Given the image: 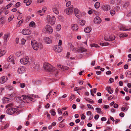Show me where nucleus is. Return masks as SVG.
Here are the masks:
<instances>
[{
	"mask_svg": "<svg viewBox=\"0 0 131 131\" xmlns=\"http://www.w3.org/2000/svg\"><path fill=\"white\" fill-rule=\"evenodd\" d=\"M25 84L23 83H20V87L22 88H23L25 87Z\"/></svg>",
	"mask_w": 131,
	"mask_h": 131,
	"instance_id": "50",
	"label": "nucleus"
},
{
	"mask_svg": "<svg viewBox=\"0 0 131 131\" xmlns=\"http://www.w3.org/2000/svg\"><path fill=\"white\" fill-rule=\"evenodd\" d=\"M58 67L60 68L62 70H68L69 69V68L68 67H63L61 65L58 66Z\"/></svg>",
	"mask_w": 131,
	"mask_h": 131,
	"instance_id": "24",
	"label": "nucleus"
},
{
	"mask_svg": "<svg viewBox=\"0 0 131 131\" xmlns=\"http://www.w3.org/2000/svg\"><path fill=\"white\" fill-rule=\"evenodd\" d=\"M82 88L76 87L74 88V91H78V90H82Z\"/></svg>",
	"mask_w": 131,
	"mask_h": 131,
	"instance_id": "51",
	"label": "nucleus"
},
{
	"mask_svg": "<svg viewBox=\"0 0 131 131\" xmlns=\"http://www.w3.org/2000/svg\"><path fill=\"white\" fill-rule=\"evenodd\" d=\"M101 45L102 46H106L109 45V43L107 42H104L103 43H101Z\"/></svg>",
	"mask_w": 131,
	"mask_h": 131,
	"instance_id": "44",
	"label": "nucleus"
},
{
	"mask_svg": "<svg viewBox=\"0 0 131 131\" xmlns=\"http://www.w3.org/2000/svg\"><path fill=\"white\" fill-rule=\"evenodd\" d=\"M8 61L9 62H12L13 64H15L14 60V57L11 56H9L8 58Z\"/></svg>",
	"mask_w": 131,
	"mask_h": 131,
	"instance_id": "23",
	"label": "nucleus"
},
{
	"mask_svg": "<svg viewBox=\"0 0 131 131\" xmlns=\"http://www.w3.org/2000/svg\"><path fill=\"white\" fill-rule=\"evenodd\" d=\"M73 8L72 6H71L70 7L67 8L64 10V13L70 15L73 13Z\"/></svg>",
	"mask_w": 131,
	"mask_h": 131,
	"instance_id": "5",
	"label": "nucleus"
},
{
	"mask_svg": "<svg viewBox=\"0 0 131 131\" xmlns=\"http://www.w3.org/2000/svg\"><path fill=\"white\" fill-rule=\"evenodd\" d=\"M3 103H8L10 100V99L7 97H5L3 99Z\"/></svg>",
	"mask_w": 131,
	"mask_h": 131,
	"instance_id": "28",
	"label": "nucleus"
},
{
	"mask_svg": "<svg viewBox=\"0 0 131 131\" xmlns=\"http://www.w3.org/2000/svg\"><path fill=\"white\" fill-rule=\"evenodd\" d=\"M20 3L19 2H17L15 5V7H18L20 6Z\"/></svg>",
	"mask_w": 131,
	"mask_h": 131,
	"instance_id": "47",
	"label": "nucleus"
},
{
	"mask_svg": "<svg viewBox=\"0 0 131 131\" xmlns=\"http://www.w3.org/2000/svg\"><path fill=\"white\" fill-rule=\"evenodd\" d=\"M71 49L72 51L74 50L76 52L75 49L73 45H71L70 46Z\"/></svg>",
	"mask_w": 131,
	"mask_h": 131,
	"instance_id": "55",
	"label": "nucleus"
},
{
	"mask_svg": "<svg viewBox=\"0 0 131 131\" xmlns=\"http://www.w3.org/2000/svg\"><path fill=\"white\" fill-rule=\"evenodd\" d=\"M106 89L108 91V92L110 94H112L113 92V89H112L111 86H107L106 88Z\"/></svg>",
	"mask_w": 131,
	"mask_h": 131,
	"instance_id": "22",
	"label": "nucleus"
},
{
	"mask_svg": "<svg viewBox=\"0 0 131 131\" xmlns=\"http://www.w3.org/2000/svg\"><path fill=\"white\" fill-rule=\"evenodd\" d=\"M13 106V103H10L8 104H7L6 106V108H8L10 107H12Z\"/></svg>",
	"mask_w": 131,
	"mask_h": 131,
	"instance_id": "45",
	"label": "nucleus"
},
{
	"mask_svg": "<svg viewBox=\"0 0 131 131\" xmlns=\"http://www.w3.org/2000/svg\"><path fill=\"white\" fill-rule=\"evenodd\" d=\"M54 50L58 52H61L62 50V47L59 45L55 46L53 47Z\"/></svg>",
	"mask_w": 131,
	"mask_h": 131,
	"instance_id": "10",
	"label": "nucleus"
},
{
	"mask_svg": "<svg viewBox=\"0 0 131 131\" xmlns=\"http://www.w3.org/2000/svg\"><path fill=\"white\" fill-rule=\"evenodd\" d=\"M75 97V95L73 94H71L70 98V100L72 101L74 99Z\"/></svg>",
	"mask_w": 131,
	"mask_h": 131,
	"instance_id": "37",
	"label": "nucleus"
},
{
	"mask_svg": "<svg viewBox=\"0 0 131 131\" xmlns=\"http://www.w3.org/2000/svg\"><path fill=\"white\" fill-rule=\"evenodd\" d=\"M40 68V66L38 64L35 63L32 67V68L34 71H38L39 70Z\"/></svg>",
	"mask_w": 131,
	"mask_h": 131,
	"instance_id": "13",
	"label": "nucleus"
},
{
	"mask_svg": "<svg viewBox=\"0 0 131 131\" xmlns=\"http://www.w3.org/2000/svg\"><path fill=\"white\" fill-rule=\"evenodd\" d=\"M23 22V20H20L18 23L17 25L18 26H20V25H21Z\"/></svg>",
	"mask_w": 131,
	"mask_h": 131,
	"instance_id": "43",
	"label": "nucleus"
},
{
	"mask_svg": "<svg viewBox=\"0 0 131 131\" xmlns=\"http://www.w3.org/2000/svg\"><path fill=\"white\" fill-rule=\"evenodd\" d=\"M52 10L53 12L57 15L59 13L58 8L56 6H54L52 8Z\"/></svg>",
	"mask_w": 131,
	"mask_h": 131,
	"instance_id": "21",
	"label": "nucleus"
},
{
	"mask_svg": "<svg viewBox=\"0 0 131 131\" xmlns=\"http://www.w3.org/2000/svg\"><path fill=\"white\" fill-rule=\"evenodd\" d=\"M18 100H19V103H21V104L24 105L25 104V102L23 101V100H20V97H18Z\"/></svg>",
	"mask_w": 131,
	"mask_h": 131,
	"instance_id": "33",
	"label": "nucleus"
},
{
	"mask_svg": "<svg viewBox=\"0 0 131 131\" xmlns=\"http://www.w3.org/2000/svg\"><path fill=\"white\" fill-rule=\"evenodd\" d=\"M10 34L9 33H7L5 34L3 37V38L5 42H7V40L10 37Z\"/></svg>",
	"mask_w": 131,
	"mask_h": 131,
	"instance_id": "18",
	"label": "nucleus"
},
{
	"mask_svg": "<svg viewBox=\"0 0 131 131\" xmlns=\"http://www.w3.org/2000/svg\"><path fill=\"white\" fill-rule=\"evenodd\" d=\"M45 29V31L47 33H51L53 31V29L51 27L48 25L46 26Z\"/></svg>",
	"mask_w": 131,
	"mask_h": 131,
	"instance_id": "9",
	"label": "nucleus"
},
{
	"mask_svg": "<svg viewBox=\"0 0 131 131\" xmlns=\"http://www.w3.org/2000/svg\"><path fill=\"white\" fill-rule=\"evenodd\" d=\"M47 22L51 25H54L55 23L56 18L55 17L52 16L51 18L50 15H48L47 17Z\"/></svg>",
	"mask_w": 131,
	"mask_h": 131,
	"instance_id": "3",
	"label": "nucleus"
},
{
	"mask_svg": "<svg viewBox=\"0 0 131 131\" xmlns=\"http://www.w3.org/2000/svg\"><path fill=\"white\" fill-rule=\"evenodd\" d=\"M78 26L76 24H73L72 25V28L73 30H77L78 29Z\"/></svg>",
	"mask_w": 131,
	"mask_h": 131,
	"instance_id": "26",
	"label": "nucleus"
},
{
	"mask_svg": "<svg viewBox=\"0 0 131 131\" xmlns=\"http://www.w3.org/2000/svg\"><path fill=\"white\" fill-rule=\"evenodd\" d=\"M126 77L129 78H131V72L130 71L129 72H126Z\"/></svg>",
	"mask_w": 131,
	"mask_h": 131,
	"instance_id": "39",
	"label": "nucleus"
},
{
	"mask_svg": "<svg viewBox=\"0 0 131 131\" xmlns=\"http://www.w3.org/2000/svg\"><path fill=\"white\" fill-rule=\"evenodd\" d=\"M100 6V4L99 2L96 3L94 5L95 7L96 8H99Z\"/></svg>",
	"mask_w": 131,
	"mask_h": 131,
	"instance_id": "32",
	"label": "nucleus"
},
{
	"mask_svg": "<svg viewBox=\"0 0 131 131\" xmlns=\"http://www.w3.org/2000/svg\"><path fill=\"white\" fill-rule=\"evenodd\" d=\"M21 43L23 45L24 44L26 41V40L24 38H23L21 39Z\"/></svg>",
	"mask_w": 131,
	"mask_h": 131,
	"instance_id": "48",
	"label": "nucleus"
},
{
	"mask_svg": "<svg viewBox=\"0 0 131 131\" xmlns=\"http://www.w3.org/2000/svg\"><path fill=\"white\" fill-rule=\"evenodd\" d=\"M31 1H29V0H25L24 1V3L26 4V5H29L31 3Z\"/></svg>",
	"mask_w": 131,
	"mask_h": 131,
	"instance_id": "31",
	"label": "nucleus"
},
{
	"mask_svg": "<svg viewBox=\"0 0 131 131\" xmlns=\"http://www.w3.org/2000/svg\"><path fill=\"white\" fill-rule=\"evenodd\" d=\"M91 30V28L90 27H88L84 29V31L86 33L90 32Z\"/></svg>",
	"mask_w": 131,
	"mask_h": 131,
	"instance_id": "27",
	"label": "nucleus"
},
{
	"mask_svg": "<svg viewBox=\"0 0 131 131\" xmlns=\"http://www.w3.org/2000/svg\"><path fill=\"white\" fill-rule=\"evenodd\" d=\"M58 112L59 114H62V112L61 110H60V108H58Z\"/></svg>",
	"mask_w": 131,
	"mask_h": 131,
	"instance_id": "53",
	"label": "nucleus"
},
{
	"mask_svg": "<svg viewBox=\"0 0 131 131\" xmlns=\"http://www.w3.org/2000/svg\"><path fill=\"white\" fill-rule=\"evenodd\" d=\"M115 37L113 35H111L110 36L109 38H107V37H105V40L107 41H112L115 39Z\"/></svg>",
	"mask_w": 131,
	"mask_h": 131,
	"instance_id": "19",
	"label": "nucleus"
},
{
	"mask_svg": "<svg viewBox=\"0 0 131 131\" xmlns=\"http://www.w3.org/2000/svg\"><path fill=\"white\" fill-rule=\"evenodd\" d=\"M87 106H88V107L89 108H92L94 109V108L90 104H88L87 105Z\"/></svg>",
	"mask_w": 131,
	"mask_h": 131,
	"instance_id": "52",
	"label": "nucleus"
},
{
	"mask_svg": "<svg viewBox=\"0 0 131 131\" xmlns=\"http://www.w3.org/2000/svg\"><path fill=\"white\" fill-rule=\"evenodd\" d=\"M68 112L67 111H65L63 113V116L65 115H68Z\"/></svg>",
	"mask_w": 131,
	"mask_h": 131,
	"instance_id": "56",
	"label": "nucleus"
},
{
	"mask_svg": "<svg viewBox=\"0 0 131 131\" xmlns=\"http://www.w3.org/2000/svg\"><path fill=\"white\" fill-rule=\"evenodd\" d=\"M71 4V2L70 1H69L66 3V6L67 7H68Z\"/></svg>",
	"mask_w": 131,
	"mask_h": 131,
	"instance_id": "54",
	"label": "nucleus"
},
{
	"mask_svg": "<svg viewBox=\"0 0 131 131\" xmlns=\"http://www.w3.org/2000/svg\"><path fill=\"white\" fill-rule=\"evenodd\" d=\"M127 36H128L127 35H124V34H121L119 36V37L121 38H122L125 37Z\"/></svg>",
	"mask_w": 131,
	"mask_h": 131,
	"instance_id": "49",
	"label": "nucleus"
},
{
	"mask_svg": "<svg viewBox=\"0 0 131 131\" xmlns=\"http://www.w3.org/2000/svg\"><path fill=\"white\" fill-rule=\"evenodd\" d=\"M21 32L24 35H28L30 34L31 33V31L28 29H24L22 30Z\"/></svg>",
	"mask_w": 131,
	"mask_h": 131,
	"instance_id": "11",
	"label": "nucleus"
},
{
	"mask_svg": "<svg viewBox=\"0 0 131 131\" xmlns=\"http://www.w3.org/2000/svg\"><path fill=\"white\" fill-rule=\"evenodd\" d=\"M6 51L5 50L2 51L0 49V57L3 56L6 53Z\"/></svg>",
	"mask_w": 131,
	"mask_h": 131,
	"instance_id": "30",
	"label": "nucleus"
},
{
	"mask_svg": "<svg viewBox=\"0 0 131 131\" xmlns=\"http://www.w3.org/2000/svg\"><path fill=\"white\" fill-rule=\"evenodd\" d=\"M14 17V16L13 15H11L8 18V20H9V21H10L12 20Z\"/></svg>",
	"mask_w": 131,
	"mask_h": 131,
	"instance_id": "46",
	"label": "nucleus"
},
{
	"mask_svg": "<svg viewBox=\"0 0 131 131\" xmlns=\"http://www.w3.org/2000/svg\"><path fill=\"white\" fill-rule=\"evenodd\" d=\"M111 14L112 16H113L115 13V11L114 10H112L110 11Z\"/></svg>",
	"mask_w": 131,
	"mask_h": 131,
	"instance_id": "41",
	"label": "nucleus"
},
{
	"mask_svg": "<svg viewBox=\"0 0 131 131\" xmlns=\"http://www.w3.org/2000/svg\"><path fill=\"white\" fill-rule=\"evenodd\" d=\"M31 43L33 49L35 50H37L39 48L41 49L42 48V45L40 43H38L36 41H31Z\"/></svg>",
	"mask_w": 131,
	"mask_h": 131,
	"instance_id": "2",
	"label": "nucleus"
},
{
	"mask_svg": "<svg viewBox=\"0 0 131 131\" xmlns=\"http://www.w3.org/2000/svg\"><path fill=\"white\" fill-rule=\"evenodd\" d=\"M51 115L53 116H54L56 114L54 109H52L51 110Z\"/></svg>",
	"mask_w": 131,
	"mask_h": 131,
	"instance_id": "40",
	"label": "nucleus"
},
{
	"mask_svg": "<svg viewBox=\"0 0 131 131\" xmlns=\"http://www.w3.org/2000/svg\"><path fill=\"white\" fill-rule=\"evenodd\" d=\"M99 117L98 115H96L94 116V118L95 119L97 120L98 119Z\"/></svg>",
	"mask_w": 131,
	"mask_h": 131,
	"instance_id": "58",
	"label": "nucleus"
},
{
	"mask_svg": "<svg viewBox=\"0 0 131 131\" xmlns=\"http://www.w3.org/2000/svg\"><path fill=\"white\" fill-rule=\"evenodd\" d=\"M117 3L118 5H120L121 7L122 6V5L124 7H126L127 6V4L126 3L123 5V2L121 0H117Z\"/></svg>",
	"mask_w": 131,
	"mask_h": 131,
	"instance_id": "15",
	"label": "nucleus"
},
{
	"mask_svg": "<svg viewBox=\"0 0 131 131\" xmlns=\"http://www.w3.org/2000/svg\"><path fill=\"white\" fill-rule=\"evenodd\" d=\"M102 8V9L104 11H108L111 9L110 6L109 5H103Z\"/></svg>",
	"mask_w": 131,
	"mask_h": 131,
	"instance_id": "20",
	"label": "nucleus"
},
{
	"mask_svg": "<svg viewBox=\"0 0 131 131\" xmlns=\"http://www.w3.org/2000/svg\"><path fill=\"white\" fill-rule=\"evenodd\" d=\"M8 80L7 76H3L1 77L0 79V83L3 84L6 82Z\"/></svg>",
	"mask_w": 131,
	"mask_h": 131,
	"instance_id": "12",
	"label": "nucleus"
},
{
	"mask_svg": "<svg viewBox=\"0 0 131 131\" xmlns=\"http://www.w3.org/2000/svg\"><path fill=\"white\" fill-rule=\"evenodd\" d=\"M20 99L21 100H26V102L27 103H29L31 101H32L33 98L27 95H22L20 97Z\"/></svg>",
	"mask_w": 131,
	"mask_h": 131,
	"instance_id": "4",
	"label": "nucleus"
},
{
	"mask_svg": "<svg viewBox=\"0 0 131 131\" xmlns=\"http://www.w3.org/2000/svg\"><path fill=\"white\" fill-rule=\"evenodd\" d=\"M119 115L121 117H123L124 116V114L123 113L121 112L119 114Z\"/></svg>",
	"mask_w": 131,
	"mask_h": 131,
	"instance_id": "59",
	"label": "nucleus"
},
{
	"mask_svg": "<svg viewBox=\"0 0 131 131\" xmlns=\"http://www.w3.org/2000/svg\"><path fill=\"white\" fill-rule=\"evenodd\" d=\"M45 41L47 43H50L51 42V39L49 37H46L45 39Z\"/></svg>",
	"mask_w": 131,
	"mask_h": 131,
	"instance_id": "25",
	"label": "nucleus"
},
{
	"mask_svg": "<svg viewBox=\"0 0 131 131\" xmlns=\"http://www.w3.org/2000/svg\"><path fill=\"white\" fill-rule=\"evenodd\" d=\"M124 90L127 92H128V88L126 87H124Z\"/></svg>",
	"mask_w": 131,
	"mask_h": 131,
	"instance_id": "61",
	"label": "nucleus"
},
{
	"mask_svg": "<svg viewBox=\"0 0 131 131\" xmlns=\"http://www.w3.org/2000/svg\"><path fill=\"white\" fill-rule=\"evenodd\" d=\"M74 11L75 15L78 18H80L81 17V15L80 14V12L77 8H75Z\"/></svg>",
	"mask_w": 131,
	"mask_h": 131,
	"instance_id": "8",
	"label": "nucleus"
},
{
	"mask_svg": "<svg viewBox=\"0 0 131 131\" xmlns=\"http://www.w3.org/2000/svg\"><path fill=\"white\" fill-rule=\"evenodd\" d=\"M13 5V4L11 3L7 5V6L6 7H7V9H8V8L11 7Z\"/></svg>",
	"mask_w": 131,
	"mask_h": 131,
	"instance_id": "57",
	"label": "nucleus"
},
{
	"mask_svg": "<svg viewBox=\"0 0 131 131\" xmlns=\"http://www.w3.org/2000/svg\"><path fill=\"white\" fill-rule=\"evenodd\" d=\"M93 21L95 24H99L101 21V20L99 16H96L94 18Z\"/></svg>",
	"mask_w": 131,
	"mask_h": 131,
	"instance_id": "14",
	"label": "nucleus"
},
{
	"mask_svg": "<svg viewBox=\"0 0 131 131\" xmlns=\"http://www.w3.org/2000/svg\"><path fill=\"white\" fill-rule=\"evenodd\" d=\"M9 124H6L4 126H2L1 128V130H2L7 128L8 127Z\"/></svg>",
	"mask_w": 131,
	"mask_h": 131,
	"instance_id": "36",
	"label": "nucleus"
},
{
	"mask_svg": "<svg viewBox=\"0 0 131 131\" xmlns=\"http://www.w3.org/2000/svg\"><path fill=\"white\" fill-rule=\"evenodd\" d=\"M43 67L44 69L48 72H52L56 69V68L53 67L51 65L47 63H44Z\"/></svg>",
	"mask_w": 131,
	"mask_h": 131,
	"instance_id": "1",
	"label": "nucleus"
},
{
	"mask_svg": "<svg viewBox=\"0 0 131 131\" xmlns=\"http://www.w3.org/2000/svg\"><path fill=\"white\" fill-rule=\"evenodd\" d=\"M76 52H80L81 53L86 52L87 51V50L83 48H80L79 49H78L77 48H75Z\"/></svg>",
	"mask_w": 131,
	"mask_h": 131,
	"instance_id": "17",
	"label": "nucleus"
},
{
	"mask_svg": "<svg viewBox=\"0 0 131 131\" xmlns=\"http://www.w3.org/2000/svg\"><path fill=\"white\" fill-rule=\"evenodd\" d=\"M96 111L97 113L99 114H101L102 113V112L101 109L98 107H97L96 108Z\"/></svg>",
	"mask_w": 131,
	"mask_h": 131,
	"instance_id": "35",
	"label": "nucleus"
},
{
	"mask_svg": "<svg viewBox=\"0 0 131 131\" xmlns=\"http://www.w3.org/2000/svg\"><path fill=\"white\" fill-rule=\"evenodd\" d=\"M79 23L80 25L81 26L84 25L85 24V21L83 20H80Z\"/></svg>",
	"mask_w": 131,
	"mask_h": 131,
	"instance_id": "29",
	"label": "nucleus"
},
{
	"mask_svg": "<svg viewBox=\"0 0 131 131\" xmlns=\"http://www.w3.org/2000/svg\"><path fill=\"white\" fill-rule=\"evenodd\" d=\"M17 111L16 108L13 107H10L7 109L6 111L7 113L10 115H12Z\"/></svg>",
	"mask_w": 131,
	"mask_h": 131,
	"instance_id": "7",
	"label": "nucleus"
},
{
	"mask_svg": "<svg viewBox=\"0 0 131 131\" xmlns=\"http://www.w3.org/2000/svg\"><path fill=\"white\" fill-rule=\"evenodd\" d=\"M118 105L116 103H115L114 104V108H117L118 107Z\"/></svg>",
	"mask_w": 131,
	"mask_h": 131,
	"instance_id": "64",
	"label": "nucleus"
},
{
	"mask_svg": "<svg viewBox=\"0 0 131 131\" xmlns=\"http://www.w3.org/2000/svg\"><path fill=\"white\" fill-rule=\"evenodd\" d=\"M86 114L88 115H91V112L90 111H88L87 112Z\"/></svg>",
	"mask_w": 131,
	"mask_h": 131,
	"instance_id": "62",
	"label": "nucleus"
},
{
	"mask_svg": "<svg viewBox=\"0 0 131 131\" xmlns=\"http://www.w3.org/2000/svg\"><path fill=\"white\" fill-rule=\"evenodd\" d=\"M20 61L22 64L26 65L29 63V58L27 57L23 58L20 59Z\"/></svg>",
	"mask_w": 131,
	"mask_h": 131,
	"instance_id": "6",
	"label": "nucleus"
},
{
	"mask_svg": "<svg viewBox=\"0 0 131 131\" xmlns=\"http://www.w3.org/2000/svg\"><path fill=\"white\" fill-rule=\"evenodd\" d=\"M26 69L23 67H20L18 69V72L20 74L24 73Z\"/></svg>",
	"mask_w": 131,
	"mask_h": 131,
	"instance_id": "16",
	"label": "nucleus"
},
{
	"mask_svg": "<svg viewBox=\"0 0 131 131\" xmlns=\"http://www.w3.org/2000/svg\"><path fill=\"white\" fill-rule=\"evenodd\" d=\"M106 74H107L110 75L111 74V72L110 71H108L106 72Z\"/></svg>",
	"mask_w": 131,
	"mask_h": 131,
	"instance_id": "63",
	"label": "nucleus"
},
{
	"mask_svg": "<svg viewBox=\"0 0 131 131\" xmlns=\"http://www.w3.org/2000/svg\"><path fill=\"white\" fill-rule=\"evenodd\" d=\"M64 125L62 124H60L59 125V127H60L63 128L64 127Z\"/></svg>",
	"mask_w": 131,
	"mask_h": 131,
	"instance_id": "60",
	"label": "nucleus"
},
{
	"mask_svg": "<svg viewBox=\"0 0 131 131\" xmlns=\"http://www.w3.org/2000/svg\"><path fill=\"white\" fill-rule=\"evenodd\" d=\"M61 26L60 25H58L57 26L56 29L57 30L59 31L60 30L61 28Z\"/></svg>",
	"mask_w": 131,
	"mask_h": 131,
	"instance_id": "38",
	"label": "nucleus"
},
{
	"mask_svg": "<svg viewBox=\"0 0 131 131\" xmlns=\"http://www.w3.org/2000/svg\"><path fill=\"white\" fill-rule=\"evenodd\" d=\"M120 29L121 30H123V31H128V30H130V29L129 28L128 29H126V28L125 27H121L120 28Z\"/></svg>",
	"mask_w": 131,
	"mask_h": 131,
	"instance_id": "34",
	"label": "nucleus"
},
{
	"mask_svg": "<svg viewBox=\"0 0 131 131\" xmlns=\"http://www.w3.org/2000/svg\"><path fill=\"white\" fill-rule=\"evenodd\" d=\"M35 23L34 21H32L29 24V26L30 27H34V26L35 25Z\"/></svg>",
	"mask_w": 131,
	"mask_h": 131,
	"instance_id": "42",
	"label": "nucleus"
}]
</instances>
